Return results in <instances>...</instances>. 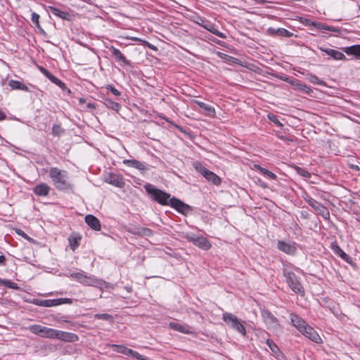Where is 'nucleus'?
Returning <instances> with one entry per match:
<instances>
[{"label":"nucleus","instance_id":"obj_56","mask_svg":"<svg viewBox=\"0 0 360 360\" xmlns=\"http://www.w3.org/2000/svg\"><path fill=\"white\" fill-rule=\"evenodd\" d=\"M93 229H94L95 231H101V226H91Z\"/></svg>","mask_w":360,"mask_h":360},{"label":"nucleus","instance_id":"obj_23","mask_svg":"<svg viewBox=\"0 0 360 360\" xmlns=\"http://www.w3.org/2000/svg\"><path fill=\"white\" fill-rule=\"evenodd\" d=\"M266 344L271 349L272 354L278 360H281L280 356L283 357V356L281 354V352L278 346L269 339L266 340Z\"/></svg>","mask_w":360,"mask_h":360},{"label":"nucleus","instance_id":"obj_3","mask_svg":"<svg viewBox=\"0 0 360 360\" xmlns=\"http://www.w3.org/2000/svg\"><path fill=\"white\" fill-rule=\"evenodd\" d=\"M49 176L57 189L67 190L71 188L68 173L65 170L53 167L50 169Z\"/></svg>","mask_w":360,"mask_h":360},{"label":"nucleus","instance_id":"obj_27","mask_svg":"<svg viewBox=\"0 0 360 360\" xmlns=\"http://www.w3.org/2000/svg\"><path fill=\"white\" fill-rule=\"evenodd\" d=\"M58 330L44 326L41 337L47 338H56Z\"/></svg>","mask_w":360,"mask_h":360},{"label":"nucleus","instance_id":"obj_16","mask_svg":"<svg viewBox=\"0 0 360 360\" xmlns=\"http://www.w3.org/2000/svg\"><path fill=\"white\" fill-rule=\"evenodd\" d=\"M81 239H82V236L78 233L74 232L70 236V237L68 238L69 243H70V248L73 251H75L76 250V248L79 245Z\"/></svg>","mask_w":360,"mask_h":360},{"label":"nucleus","instance_id":"obj_29","mask_svg":"<svg viewBox=\"0 0 360 360\" xmlns=\"http://www.w3.org/2000/svg\"><path fill=\"white\" fill-rule=\"evenodd\" d=\"M112 347L113 348V351L125 355H130L132 353V349L123 345H112Z\"/></svg>","mask_w":360,"mask_h":360},{"label":"nucleus","instance_id":"obj_55","mask_svg":"<svg viewBox=\"0 0 360 360\" xmlns=\"http://www.w3.org/2000/svg\"><path fill=\"white\" fill-rule=\"evenodd\" d=\"M6 258L4 255H0V264H4Z\"/></svg>","mask_w":360,"mask_h":360},{"label":"nucleus","instance_id":"obj_39","mask_svg":"<svg viewBox=\"0 0 360 360\" xmlns=\"http://www.w3.org/2000/svg\"><path fill=\"white\" fill-rule=\"evenodd\" d=\"M331 250L335 253L337 255L342 250L338 245L337 242H333L330 244Z\"/></svg>","mask_w":360,"mask_h":360},{"label":"nucleus","instance_id":"obj_57","mask_svg":"<svg viewBox=\"0 0 360 360\" xmlns=\"http://www.w3.org/2000/svg\"><path fill=\"white\" fill-rule=\"evenodd\" d=\"M24 239H27V240H30V241H31V240H32L30 238V237H29V236H28L27 234H25V233H24Z\"/></svg>","mask_w":360,"mask_h":360},{"label":"nucleus","instance_id":"obj_49","mask_svg":"<svg viewBox=\"0 0 360 360\" xmlns=\"http://www.w3.org/2000/svg\"><path fill=\"white\" fill-rule=\"evenodd\" d=\"M0 282H1V283H4L5 285L8 286L9 288H15V287L13 286V283H11V281H6V280H4V281H1V280L0 279Z\"/></svg>","mask_w":360,"mask_h":360},{"label":"nucleus","instance_id":"obj_2","mask_svg":"<svg viewBox=\"0 0 360 360\" xmlns=\"http://www.w3.org/2000/svg\"><path fill=\"white\" fill-rule=\"evenodd\" d=\"M70 276L84 285L92 286L103 290L109 288H112V285L102 279H99L95 276L87 275L84 271L79 270L77 271H70Z\"/></svg>","mask_w":360,"mask_h":360},{"label":"nucleus","instance_id":"obj_20","mask_svg":"<svg viewBox=\"0 0 360 360\" xmlns=\"http://www.w3.org/2000/svg\"><path fill=\"white\" fill-rule=\"evenodd\" d=\"M327 55L330 56L335 60H344L346 59L345 56L340 51L335 49H326L323 50Z\"/></svg>","mask_w":360,"mask_h":360},{"label":"nucleus","instance_id":"obj_54","mask_svg":"<svg viewBox=\"0 0 360 360\" xmlns=\"http://www.w3.org/2000/svg\"><path fill=\"white\" fill-rule=\"evenodd\" d=\"M6 118V115L1 110H0V121L4 120Z\"/></svg>","mask_w":360,"mask_h":360},{"label":"nucleus","instance_id":"obj_9","mask_svg":"<svg viewBox=\"0 0 360 360\" xmlns=\"http://www.w3.org/2000/svg\"><path fill=\"white\" fill-rule=\"evenodd\" d=\"M309 206H311L319 214L322 216L324 219L329 217V212L326 207L322 205L320 202H317L312 198L307 196L304 198Z\"/></svg>","mask_w":360,"mask_h":360},{"label":"nucleus","instance_id":"obj_50","mask_svg":"<svg viewBox=\"0 0 360 360\" xmlns=\"http://www.w3.org/2000/svg\"><path fill=\"white\" fill-rule=\"evenodd\" d=\"M302 22L303 24H304L305 25L307 26H309V25H313L314 26V22L313 21L309 20V19H302Z\"/></svg>","mask_w":360,"mask_h":360},{"label":"nucleus","instance_id":"obj_52","mask_svg":"<svg viewBox=\"0 0 360 360\" xmlns=\"http://www.w3.org/2000/svg\"><path fill=\"white\" fill-rule=\"evenodd\" d=\"M300 89L305 92H309L310 90V89L308 86H307L306 85H302V84L300 85Z\"/></svg>","mask_w":360,"mask_h":360},{"label":"nucleus","instance_id":"obj_47","mask_svg":"<svg viewBox=\"0 0 360 360\" xmlns=\"http://www.w3.org/2000/svg\"><path fill=\"white\" fill-rule=\"evenodd\" d=\"M110 104H111L110 108H111L112 110H115V111H117V112H118V111L120 110V109L121 106H120V105L118 103H116V102H110Z\"/></svg>","mask_w":360,"mask_h":360},{"label":"nucleus","instance_id":"obj_60","mask_svg":"<svg viewBox=\"0 0 360 360\" xmlns=\"http://www.w3.org/2000/svg\"><path fill=\"white\" fill-rule=\"evenodd\" d=\"M148 46H149L150 49H154V46H152V45H150V44H148Z\"/></svg>","mask_w":360,"mask_h":360},{"label":"nucleus","instance_id":"obj_37","mask_svg":"<svg viewBox=\"0 0 360 360\" xmlns=\"http://www.w3.org/2000/svg\"><path fill=\"white\" fill-rule=\"evenodd\" d=\"M8 85L12 89H21V83L18 81L11 80L8 82Z\"/></svg>","mask_w":360,"mask_h":360},{"label":"nucleus","instance_id":"obj_31","mask_svg":"<svg viewBox=\"0 0 360 360\" xmlns=\"http://www.w3.org/2000/svg\"><path fill=\"white\" fill-rule=\"evenodd\" d=\"M255 167L264 176H266V177L269 178V179H276V176L275 174H274L273 172L269 171L268 169H264L262 167H260L259 165H256Z\"/></svg>","mask_w":360,"mask_h":360},{"label":"nucleus","instance_id":"obj_1","mask_svg":"<svg viewBox=\"0 0 360 360\" xmlns=\"http://www.w3.org/2000/svg\"><path fill=\"white\" fill-rule=\"evenodd\" d=\"M144 188L153 200L162 205H170L183 214H187L191 211V208L188 205L174 197L171 198L170 194L155 188L152 184H146Z\"/></svg>","mask_w":360,"mask_h":360},{"label":"nucleus","instance_id":"obj_46","mask_svg":"<svg viewBox=\"0 0 360 360\" xmlns=\"http://www.w3.org/2000/svg\"><path fill=\"white\" fill-rule=\"evenodd\" d=\"M338 255L345 262H349V260L351 259L350 257L348 255H347L343 250H342Z\"/></svg>","mask_w":360,"mask_h":360},{"label":"nucleus","instance_id":"obj_12","mask_svg":"<svg viewBox=\"0 0 360 360\" xmlns=\"http://www.w3.org/2000/svg\"><path fill=\"white\" fill-rule=\"evenodd\" d=\"M105 181L119 188H122L124 184L123 179L120 176L111 173L105 176Z\"/></svg>","mask_w":360,"mask_h":360},{"label":"nucleus","instance_id":"obj_32","mask_svg":"<svg viewBox=\"0 0 360 360\" xmlns=\"http://www.w3.org/2000/svg\"><path fill=\"white\" fill-rule=\"evenodd\" d=\"M85 221L87 225H100L98 219L91 214L85 217Z\"/></svg>","mask_w":360,"mask_h":360},{"label":"nucleus","instance_id":"obj_10","mask_svg":"<svg viewBox=\"0 0 360 360\" xmlns=\"http://www.w3.org/2000/svg\"><path fill=\"white\" fill-rule=\"evenodd\" d=\"M306 338L310 339L311 341L316 343H320L321 338L317 332L310 326H307L304 329H302L300 332Z\"/></svg>","mask_w":360,"mask_h":360},{"label":"nucleus","instance_id":"obj_24","mask_svg":"<svg viewBox=\"0 0 360 360\" xmlns=\"http://www.w3.org/2000/svg\"><path fill=\"white\" fill-rule=\"evenodd\" d=\"M49 190H50V187L48 185H46V184H41L39 185H37L34 188V191L35 194H37L38 195L44 196L49 193Z\"/></svg>","mask_w":360,"mask_h":360},{"label":"nucleus","instance_id":"obj_28","mask_svg":"<svg viewBox=\"0 0 360 360\" xmlns=\"http://www.w3.org/2000/svg\"><path fill=\"white\" fill-rule=\"evenodd\" d=\"M110 50L112 54V56L117 59L119 61H121L124 63H127V59L125 58V57L124 56V55L121 53V51L113 47V46H111L110 48Z\"/></svg>","mask_w":360,"mask_h":360},{"label":"nucleus","instance_id":"obj_53","mask_svg":"<svg viewBox=\"0 0 360 360\" xmlns=\"http://www.w3.org/2000/svg\"><path fill=\"white\" fill-rule=\"evenodd\" d=\"M314 27H315L316 28H317L319 30H322V27H323V24L314 22Z\"/></svg>","mask_w":360,"mask_h":360},{"label":"nucleus","instance_id":"obj_6","mask_svg":"<svg viewBox=\"0 0 360 360\" xmlns=\"http://www.w3.org/2000/svg\"><path fill=\"white\" fill-rule=\"evenodd\" d=\"M193 165L195 170L208 181L212 182L214 185H219L221 184V179L216 174L206 169L200 162H195Z\"/></svg>","mask_w":360,"mask_h":360},{"label":"nucleus","instance_id":"obj_42","mask_svg":"<svg viewBox=\"0 0 360 360\" xmlns=\"http://www.w3.org/2000/svg\"><path fill=\"white\" fill-rule=\"evenodd\" d=\"M296 171H297V174H300V176H302L307 177V178L310 176L309 172L304 170V169H302L300 167H297Z\"/></svg>","mask_w":360,"mask_h":360},{"label":"nucleus","instance_id":"obj_7","mask_svg":"<svg viewBox=\"0 0 360 360\" xmlns=\"http://www.w3.org/2000/svg\"><path fill=\"white\" fill-rule=\"evenodd\" d=\"M185 237L188 241L192 242L193 245L204 250H207L211 247L209 241L202 236H198L192 233H188L186 234Z\"/></svg>","mask_w":360,"mask_h":360},{"label":"nucleus","instance_id":"obj_8","mask_svg":"<svg viewBox=\"0 0 360 360\" xmlns=\"http://www.w3.org/2000/svg\"><path fill=\"white\" fill-rule=\"evenodd\" d=\"M262 317L268 328L272 329L275 332L281 330V326L277 319L270 311H264L262 312Z\"/></svg>","mask_w":360,"mask_h":360},{"label":"nucleus","instance_id":"obj_11","mask_svg":"<svg viewBox=\"0 0 360 360\" xmlns=\"http://www.w3.org/2000/svg\"><path fill=\"white\" fill-rule=\"evenodd\" d=\"M56 339L68 342H74L78 341L79 337L75 333L58 330Z\"/></svg>","mask_w":360,"mask_h":360},{"label":"nucleus","instance_id":"obj_40","mask_svg":"<svg viewBox=\"0 0 360 360\" xmlns=\"http://www.w3.org/2000/svg\"><path fill=\"white\" fill-rule=\"evenodd\" d=\"M331 250L335 253L337 255L342 250L338 245L337 242H333L330 244Z\"/></svg>","mask_w":360,"mask_h":360},{"label":"nucleus","instance_id":"obj_44","mask_svg":"<svg viewBox=\"0 0 360 360\" xmlns=\"http://www.w3.org/2000/svg\"><path fill=\"white\" fill-rule=\"evenodd\" d=\"M268 118L272 121L273 122H274L276 125L278 126H281V123L279 122L278 119L277 118V117L274 115H272V114H269L268 115Z\"/></svg>","mask_w":360,"mask_h":360},{"label":"nucleus","instance_id":"obj_34","mask_svg":"<svg viewBox=\"0 0 360 360\" xmlns=\"http://www.w3.org/2000/svg\"><path fill=\"white\" fill-rule=\"evenodd\" d=\"M43 327L44 326L39 325H32L30 326L29 329L32 333L39 335L41 337Z\"/></svg>","mask_w":360,"mask_h":360},{"label":"nucleus","instance_id":"obj_26","mask_svg":"<svg viewBox=\"0 0 360 360\" xmlns=\"http://www.w3.org/2000/svg\"><path fill=\"white\" fill-rule=\"evenodd\" d=\"M56 299L53 300H35L34 303L37 305L44 307H51L56 306Z\"/></svg>","mask_w":360,"mask_h":360},{"label":"nucleus","instance_id":"obj_25","mask_svg":"<svg viewBox=\"0 0 360 360\" xmlns=\"http://www.w3.org/2000/svg\"><path fill=\"white\" fill-rule=\"evenodd\" d=\"M344 52L347 55H354L360 57V45H353L343 49Z\"/></svg>","mask_w":360,"mask_h":360},{"label":"nucleus","instance_id":"obj_41","mask_svg":"<svg viewBox=\"0 0 360 360\" xmlns=\"http://www.w3.org/2000/svg\"><path fill=\"white\" fill-rule=\"evenodd\" d=\"M56 300H57L56 306L60 305L63 304H72V300L70 298H59V299H56Z\"/></svg>","mask_w":360,"mask_h":360},{"label":"nucleus","instance_id":"obj_30","mask_svg":"<svg viewBox=\"0 0 360 360\" xmlns=\"http://www.w3.org/2000/svg\"><path fill=\"white\" fill-rule=\"evenodd\" d=\"M269 32L271 34H275L276 35L283 37H290L292 35V33H290L289 31L283 28H279L277 30L270 28L269 29Z\"/></svg>","mask_w":360,"mask_h":360},{"label":"nucleus","instance_id":"obj_48","mask_svg":"<svg viewBox=\"0 0 360 360\" xmlns=\"http://www.w3.org/2000/svg\"><path fill=\"white\" fill-rule=\"evenodd\" d=\"M309 81L314 84H319L321 82L320 79L316 76L314 75H311L309 77Z\"/></svg>","mask_w":360,"mask_h":360},{"label":"nucleus","instance_id":"obj_45","mask_svg":"<svg viewBox=\"0 0 360 360\" xmlns=\"http://www.w3.org/2000/svg\"><path fill=\"white\" fill-rule=\"evenodd\" d=\"M130 355H131L134 358H136L139 360H148L147 358L143 357L139 353L134 350H132V353Z\"/></svg>","mask_w":360,"mask_h":360},{"label":"nucleus","instance_id":"obj_58","mask_svg":"<svg viewBox=\"0 0 360 360\" xmlns=\"http://www.w3.org/2000/svg\"><path fill=\"white\" fill-rule=\"evenodd\" d=\"M20 231H21L20 229H17L16 230V232L18 233V235H21Z\"/></svg>","mask_w":360,"mask_h":360},{"label":"nucleus","instance_id":"obj_43","mask_svg":"<svg viewBox=\"0 0 360 360\" xmlns=\"http://www.w3.org/2000/svg\"><path fill=\"white\" fill-rule=\"evenodd\" d=\"M106 89L108 90L109 91H110L115 96H120V92L117 89H115V87H113L111 85H108L106 86Z\"/></svg>","mask_w":360,"mask_h":360},{"label":"nucleus","instance_id":"obj_5","mask_svg":"<svg viewBox=\"0 0 360 360\" xmlns=\"http://www.w3.org/2000/svg\"><path fill=\"white\" fill-rule=\"evenodd\" d=\"M222 319L226 324H228L229 326L240 333L242 335L245 336L246 335L244 326L235 315L229 312H225L223 314Z\"/></svg>","mask_w":360,"mask_h":360},{"label":"nucleus","instance_id":"obj_17","mask_svg":"<svg viewBox=\"0 0 360 360\" xmlns=\"http://www.w3.org/2000/svg\"><path fill=\"white\" fill-rule=\"evenodd\" d=\"M41 72L46 77H48L53 83L56 84L58 86H60L61 89H65V85L63 82H62L59 79L51 75L49 71H47L44 68H40Z\"/></svg>","mask_w":360,"mask_h":360},{"label":"nucleus","instance_id":"obj_13","mask_svg":"<svg viewBox=\"0 0 360 360\" xmlns=\"http://www.w3.org/2000/svg\"><path fill=\"white\" fill-rule=\"evenodd\" d=\"M193 103L197 104L201 109L204 110V113L205 115L214 117L216 115L215 109L213 106L210 104L205 103L204 102L195 100Z\"/></svg>","mask_w":360,"mask_h":360},{"label":"nucleus","instance_id":"obj_21","mask_svg":"<svg viewBox=\"0 0 360 360\" xmlns=\"http://www.w3.org/2000/svg\"><path fill=\"white\" fill-rule=\"evenodd\" d=\"M48 10L51 11L54 15L63 19V20H69L70 19V15L68 13L60 11L57 8H55L53 6H49Z\"/></svg>","mask_w":360,"mask_h":360},{"label":"nucleus","instance_id":"obj_38","mask_svg":"<svg viewBox=\"0 0 360 360\" xmlns=\"http://www.w3.org/2000/svg\"><path fill=\"white\" fill-rule=\"evenodd\" d=\"M331 250L335 253L337 255L342 250L338 245L337 242H333L330 244Z\"/></svg>","mask_w":360,"mask_h":360},{"label":"nucleus","instance_id":"obj_15","mask_svg":"<svg viewBox=\"0 0 360 360\" xmlns=\"http://www.w3.org/2000/svg\"><path fill=\"white\" fill-rule=\"evenodd\" d=\"M290 319L292 325L300 331L301 332L302 329H304L308 324L303 320L302 318L298 316L296 314H290Z\"/></svg>","mask_w":360,"mask_h":360},{"label":"nucleus","instance_id":"obj_36","mask_svg":"<svg viewBox=\"0 0 360 360\" xmlns=\"http://www.w3.org/2000/svg\"><path fill=\"white\" fill-rule=\"evenodd\" d=\"M94 317L97 319H102L105 321H112V316L108 314H96Z\"/></svg>","mask_w":360,"mask_h":360},{"label":"nucleus","instance_id":"obj_59","mask_svg":"<svg viewBox=\"0 0 360 360\" xmlns=\"http://www.w3.org/2000/svg\"><path fill=\"white\" fill-rule=\"evenodd\" d=\"M132 39H133V40H135V41H141V39H138V38H133Z\"/></svg>","mask_w":360,"mask_h":360},{"label":"nucleus","instance_id":"obj_14","mask_svg":"<svg viewBox=\"0 0 360 360\" xmlns=\"http://www.w3.org/2000/svg\"><path fill=\"white\" fill-rule=\"evenodd\" d=\"M278 248L288 255H294L297 250L295 243H288L283 240L278 242Z\"/></svg>","mask_w":360,"mask_h":360},{"label":"nucleus","instance_id":"obj_19","mask_svg":"<svg viewBox=\"0 0 360 360\" xmlns=\"http://www.w3.org/2000/svg\"><path fill=\"white\" fill-rule=\"evenodd\" d=\"M127 231L136 235H148L150 233L149 229L143 226H127Z\"/></svg>","mask_w":360,"mask_h":360},{"label":"nucleus","instance_id":"obj_22","mask_svg":"<svg viewBox=\"0 0 360 360\" xmlns=\"http://www.w3.org/2000/svg\"><path fill=\"white\" fill-rule=\"evenodd\" d=\"M169 326L171 328L177 330L179 332H181L182 333L185 334H190L191 333V330L190 328L188 326L181 325L177 323L172 322L169 323Z\"/></svg>","mask_w":360,"mask_h":360},{"label":"nucleus","instance_id":"obj_33","mask_svg":"<svg viewBox=\"0 0 360 360\" xmlns=\"http://www.w3.org/2000/svg\"><path fill=\"white\" fill-rule=\"evenodd\" d=\"M31 20H32V22L33 23V25L37 28L39 29L40 31H42V28L41 27L40 25H39V15L36 13H32V18H31Z\"/></svg>","mask_w":360,"mask_h":360},{"label":"nucleus","instance_id":"obj_18","mask_svg":"<svg viewBox=\"0 0 360 360\" xmlns=\"http://www.w3.org/2000/svg\"><path fill=\"white\" fill-rule=\"evenodd\" d=\"M123 164L136 168L140 171H143L146 169V167L144 163L139 162L136 160H124Z\"/></svg>","mask_w":360,"mask_h":360},{"label":"nucleus","instance_id":"obj_4","mask_svg":"<svg viewBox=\"0 0 360 360\" xmlns=\"http://www.w3.org/2000/svg\"><path fill=\"white\" fill-rule=\"evenodd\" d=\"M283 274L291 290L297 294L304 295V288L299 281V278L287 269H283Z\"/></svg>","mask_w":360,"mask_h":360},{"label":"nucleus","instance_id":"obj_51","mask_svg":"<svg viewBox=\"0 0 360 360\" xmlns=\"http://www.w3.org/2000/svg\"><path fill=\"white\" fill-rule=\"evenodd\" d=\"M322 30H326L332 31V32L336 31V28H335L334 27L328 26L326 25H323V27H322Z\"/></svg>","mask_w":360,"mask_h":360},{"label":"nucleus","instance_id":"obj_35","mask_svg":"<svg viewBox=\"0 0 360 360\" xmlns=\"http://www.w3.org/2000/svg\"><path fill=\"white\" fill-rule=\"evenodd\" d=\"M203 27L206 30L211 32L212 33L216 34L217 36L220 37H224L223 34L221 32H219V31H217L215 28H214L213 26H212L210 24H206V25H203Z\"/></svg>","mask_w":360,"mask_h":360}]
</instances>
